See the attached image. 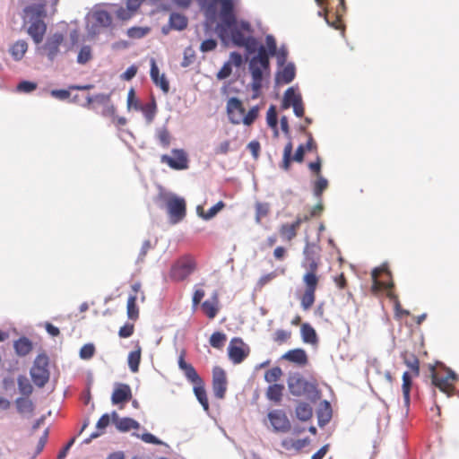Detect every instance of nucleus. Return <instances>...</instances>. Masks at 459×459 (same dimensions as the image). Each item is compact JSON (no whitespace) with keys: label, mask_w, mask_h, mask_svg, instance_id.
Here are the masks:
<instances>
[{"label":"nucleus","mask_w":459,"mask_h":459,"mask_svg":"<svg viewBox=\"0 0 459 459\" xmlns=\"http://www.w3.org/2000/svg\"><path fill=\"white\" fill-rule=\"evenodd\" d=\"M134 13H133L129 9L126 7H120L116 11V18L119 21H127L131 19L134 16Z\"/></svg>","instance_id":"62"},{"label":"nucleus","mask_w":459,"mask_h":459,"mask_svg":"<svg viewBox=\"0 0 459 459\" xmlns=\"http://www.w3.org/2000/svg\"><path fill=\"white\" fill-rule=\"evenodd\" d=\"M140 106L141 105L135 96V91L133 88H131L127 94V108L128 109L133 108L138 110L140 109Z\"/></svg>","instance_id":"58"},{"label":"nucleus","mask_w":459,"mask_h":459,"mask_svg":"<svg viewBox=\"0 0 459 459\" xmlns=\"http://www.w3.org/2000/svg\"><path fill=\"white\" fill-rule=\"evenodd\" d=\"M162 163H166L169 168L176 170L186 169L188 168V159L183 150H172V156L164 154L160 157Z\"/></svg>","instance_id":"14"},{"label":"nucleus","mask_w":459,"mask_h":459,"mask_svg":"<svg viewBox=\"0 0 459 459\" xmlns=\"http://www.w3.org/2000/svg\"><path fill=\"white\" fill-rule=\"evenodd\" d=\"M295 75V65L290 63L276 73L275 82L277 84H288L294 80Z\"/></svg>","instance_id":"25"},{"label":"nucleus","mask_w":459,"mask_h":459,"mask_svg":"<svg viewBox=\"0 0 459 459\" xmlns=\"http://www.w3.org/2000/svg\"><path fill=\"white\" fill-rule=\"evenodd\" d=\"M195 57V51L193 50V48L190 47L186 48L184 51V57H183V61L181 63V66H183V67L189 66L193 63Z\"/></svg>","instance_id":"59"},{"label":"nucleus","mask_w":459,"mask_h":459,"mask_svg":"<svg viewBox=\"0 0 459 459\" xmlns=\"http://www.w3.org/2000/svg\"><path fill=\"white\" fill-rule=\"evenodd\" d=\"M159 142L163 147H168L170 143V134L167 128H161L157 132Z\"/></svg>","instance_id":"57"},{"label":"nucleus","mask_w":459,"mask_h":459,"mask_svg":"<svg viewBox=\"0 0 459 459\" xmlns=\"http://www.w3.org/2000/svg\"><path fill=\"white\" fill-rule=\"evenodd\" d=\"M63 40L64 36L59 32H56L47 39V41L43 46V50L49 60H53L56 56Z\"/></svg>","instance_id":"22"},{"label":"nucleus","mask_w":459,"mask_h":459,"mask_svg":"<svg viewBox=\"0 0 459 459\" xmlns=\"http://www.w3.org/2000/svg\"><path fill=\"white\" fill-rule=\"evenodd\" d=\"M37 84L32 82L22 81L17 85V91L21 92H31L36 90Z\"/></svg>","instance_id":"61"},{"label":"nucleus","mask_w":459,"mask_h":459,"mask_svg":"<svg viewBox=\"0 0 459 459\" xmlns=\"http://www.w3.org/2000/svg\"><path fill=\"white\" fill-rule=\"evenodd\" d=\"M302 281L305 285V291L300 298V306L304 310H308L316 300V290L319 283V277L304 274Z\"/></svg>","instance_id":"11"},{"label":"nucleus","mask_w":459,"mask_h":459,"mask_svg":"<svg viewBox=\"0 0 459 459\" xmlns=\"http://www.w3.org/2000/svg\"><path fill=\"white\" fill-rule=\"evenodd\" d=\"M328 181L322 176H318L316 181L314 184V195L320 198L323 192L327 188Z\"/></svg>","instance_id":"50"},{"label":"nucleus","mask_w":459,"mask_h":459,"mask_svg":"<svg viewBox=\"0 0 459 459\" xmlns=\"http://www.w3.org/2000/svg\"><path fill=\"white\" fill-rule=\"evenodd\" d=\"M371 276L373 281L371 286L372 293L377 294L381 290H385L387 297L398 305V297L393 290L394 284L391 280V272L388 270L387 266L384 264L378 268H375L372 271Z\"/></svg>","instance_id":"4"},{"label":"nucleus","mask_w":459,"mask_h":459,"mask_svg":"<svg viewBox=\"0 0 459 459\" xmlns=\"http://www.w3.org/2000/svg\"><path fill=\"white\" fill-rule=\"evenodd\" d=\"M266 121H267V125L270 128L276 127V126L278 124L277 111H276V108L273 105H272L267 110Z\"/></svg>","instance_id":"54"},{"label":"nucleus","mask_w":459,"mask_h":459,"mask_svg":"<svg viewBox=\"0 0 459 459\" xmlns=\"http://www.w3.org/2000/svg\"><path fill=\"white\" fill-rule=\"evenodd\" d=\"M226 108L230 123L234 125L241 124L246 111L242 101L236 97H232L227 101Z\"/></svg>","instance_id":"18"},{"label":"nucleus","mask_w":459,"mask_h":459,"mask_svg":"<svg viewBox=\"0 0 459 459\" xmlns=\"http://www.w3.org/2000/svg\"><path fill=\"white\" fill-rule=\"evenodd\" d=\"M18 387L20 392L24 395H30L33 390L32 385L25 377H20L18 378Z\"/></svg>","instance_id":"52"},{"label":"nucleus","mask_w":459,"mask_h":459,"mask_svg":"<svg viewBox=\"0 0 459 459\" xmlns=\"http://www.w3.org/2000/svg\"><path fill=\"white\" fill-rule=\"evenodd\" d=\"M112 417L117 429L120 431H128L130 429H138L140 428V424L134 419L127 417L119 419L115 411L112 413Z\"/></svg>","instance_id":"28"},{"label":"nucleus","mask_w":459,"mask_h":459,"mask_svg":"<svg viewBox=\"0 0 459 459\" xmlns=\"http://www.w3.org/2000/svg\"><path fill=\"white\" fill-rule=\"evenodd\" d=\"M98 103L100 105H106L110 102V95L105 93H99L94 96H87L86 102L82 104L84 108L89 109L94 108L93 103Z\"/></svg>","instance_id":"33"},{"label":"nucleus","mask_w":459,"mask_h":459,"mask_svg":"<svg viewBox=\"0 0 459 459\" xmlns=\"http://www.w3.org/2000/svg\"><path fill=\"white\" fill-rule=\"evenodd\" d=\"M232 73V66L230 65V62H226L220 71L217 73V79L223 80L228 78Z\"/></svg>","instance_id":"63"},{"label":"nucleus","mask_w":459,"mask_h":459,"mask_svg":"<svg viewBox=\"0 0 459 459\" xmlns=\"http://www.w3.org/2000/svg\"><path fill=\"white\" fill-rule=\"evenodd\" d=\"M259 115V108L257 106H254L251 108L247 114L244 115L243 120H241V123H243L246 126H251L255 119L258 117Z\"/></svg>","instance_id":"51"},{"label":"nucleus","mask_w":459,"mask_h":459,"mask_svg":"<svg viewBox=\"0 0 459 459\" xmlns=\"http://www.w3.org/2000/svg\"><path fill=\"white\" fill-rule=\"evenodd\" d=\"M193 385H194L193 390H194L196 399L201 403L204 410L205 411H209V402H208L204 380H202L196 384H194Z\"/></svg>","instance_id":"30"},{"label":"nucleus","mask_w":459,"mask_h":459,"mask_svg":"<svg viewBox=\"0 0 459 459\" xmlns=\"http://www.w3.org/2000/svg\"><path fill=\"white\" fill-rule=\"evenodd\" d=\"M13 347L19 356H26L31 351L32 343L28 338L22 337L14 342Z\"/></svg>","instance_id":"34"},{"label":"nucleus","mask_w":459,"mask_h":459,"mask_svg":"<svg viewBox=\"0 0 459 459\" xmlns=\"http://www.w3.org/2000/svg\"><path fill=\"white\" fill-rule=\"evenodd\" d=\"M196 261L191 255H184L172 264L169 277L175 281H183L196 269Z\"/></svg>","instance_id":"8"},{"label":"nucleus","mask_w":459,"mask_h":459,"mask_svg":"<svg viewBox=\"0 0 459 459\" xmlns=\"http://www.w3.org/2000/svg\"><path fill=\"white\" fill-rule=\"evenodd\" d=\"M201 307L205 316L210 319H213L220 310L219 297L217 291L213 292L210 299L203 302Z\"/></svg>","instance_id":"26"},{"label":"nucleus","mask_w":459,"mask_h":459,"mask_svg":"<svg viewBox=\"0 0 459 459\" xmlns=\"http://www.w3.org/2000/svg\"><path fill=\"white\" fill-rule=\"evenodd\" d=\"M45 15L44 4L28 5L23 10V27L26 29H46Z\"/></svg>","instance_id":"9"},{"label":"nucleus","mask_w":459,"mask_h":459,"mask_svg":"<svg viewBox=\"0 0 459 459\" xmlns=\"http://www.w3.org/2000/svg\"><path fill=\"white\" fill-rule=\"evenodd\" d=\"M249 351V347L238 337L232 338L228 347L229 358L234 364L241 363Z\"/></svg>","instance_id":"13"},{"label":"nucleus","mask_w":459,"mask_h":459,"mask_svg":"<svg viewBox=\"0 0 459 459\" xmlns=\"http://www.w3.org/2000/svg\"><path fill=\"white\" fill-rule=\"evenodd\" d=\"M302 100L301 95L296 93L293 88H289L284 92L283 100H282V108H289L293 103H299Z\"/></svg>","instance_id":"37"},{"label":"nucleus","mask_w":459,"mask_h":459,"mask_svg":"<svg viewBox=\"0 0 459 459\" xmlns=\"http://www.w3.org/2000/svg\"><path fill=\"white\" fill-rule=\"evenodd\" d=\"M15 404L17 407V411L22 414L31 413L34 410L32 402L27 398H17L15 401Z\"/></svg>","instance_id":"45"},{"label":"nucleus","mask_w":459,"mask_h":459,"mask_svg":"<svg viewBox=\"0 0 459 459\" xmlns=\"http://www.w3.org/2000/svg\"><path fill=\"white\" fill-rule=\"evenodd\" d=\"M402 358L403 359L404 364L411 370L414 376H419L420 374V361L419 359L413 354L408 351H405L402 354Z\"/></svg>","instance_id":"32"},{"label":"nucleus","mask_w":459,"mask_h":459,"mask_svg":"<svg viewBox=\"0 0 459 459\" xmlns=\"http://www.w3.org/2000/svg\"><path fill=\"white\" fill-rule=\"evenodd\" d=\"M92 50L88 45L82 46L77 56V63L80 65H85L92 59Z\"/></svg>","instance_id":"47"},{"label":"nucleus","mask_w":459,"mask_h":459,"mask_svg":"<svg viewBox=\"0 0 459 459\" xmlns=\"http://www.w3.org/2000/svg\"><path fill=\"white\" fill-rule=\"evenodd\" d=\"M28 45L24 40H18L10 48L11 55L15 60H21L26 53Z\"/></svg>","instance_id":"42"},{"label":"nucleus","mask_w":459,"mask_h":459,"mask_svg":"<svg viewBox=\"0 0 459 459\" xmlns=\"http://www.w3.org/2000/svg\"><path fill=\"white\" fill-rule=\"evenodd\" d=\"M110 418L108 414H103L99 420L97 421L96 428L97 431L92 433L90 437L85 439V443H90L93 438H96L100 437L101 434H103L104 429L109 425Z\"/></svg>","instance_id":"36"},{"label":"nucleus","mask_w":459,"mask_h":459,"mask_svg":"<svg viewBox=\"0 0 459 459\" xmlns=\"http://www.w3.org/2000/svg\"><path fill=\"white\" fill-rule=\"evenodd\" d=\"M291 333L290 331L279 329L275 332L273 340L279 344L286 342L290 338Z\"/></svg>","instance_id":"60"},{"label":"nucleus","mask_w":459,"mask_h":459,"mask_svg":"<svg viewBox=\"0 0 459 459\" xmlns=\"http://www.w3.org/2000/svg\"><path fill=\"white\" fill-rule=\"evenodd\" d=\"M224 206V203L220 201L215 205L211 207L206 212L203 211L202 207L198 206L197 212L204 220H210L213 218Z\"/></svg>","instance_id":"44"},{"label":"nucleus","mask_w":459,"mask_h":459,"mask_svg":"<svg viewBox=\"0 0 459 459\" xmlns=\"http://www.w3.org/2000/svg\"><path fill=\"white\" fill-rule=\"evenodd\" d=\"M142 349L139 342L135 345V350L132 351L128 354V366L132 372L136 373L139 370V365L141 362Z\"/></svg>","instance_id":"31"},{"label":"nucleus","mask_w":459,"mask_h":459,"mask_svg":"<svg viewBox=\"0 0 459 459\" xmlns=\"http://www.w3.org/2000/svg\"><path fill=\"white\" fill-rule=\"evenodd\" d=\"M157 199L165 204L171 224H177L186 217V204L183 197L161 191Z\"/></svg>","instance_id":"3"},{"label":"nucleus","mask_w":459,"mask_h":459,"mask_svg":"<svg viewBox=\"0 0 459 459\" xmlns=\"http://www.w3.org/2000/svg\"><path fill=\"white\" fill-rule=\"evenodd\" d=\"M305 147L304 145H299L293 157H291L292 153V143L289 142L283 150V157H282V162H281V169L284 170H289L290 167L291 160L297 161V162H302L304 160V154H305Z\"/></svg>","instance_id":"19"},{"label":"nucleus","mask_w":459,"mask_h":459,"mask_svg":"<svg viewBox=\"0 0 459 459\" xmlns=\"http://www.w3.org/2000/svg\"><path fill=\"white\" fill-rule=\"evenodd\" d=\"M296 416L301 421H307L313 416V410L308 403H299L296 407Z\"/></svg>","instance_id":"40"},{"label":"nucleus","mask_w":459,"mask_h":459,"mask_svg":"<svg viewBox=\"0 0 459 459\" xmlns=\"http://www.w3.org/2000/svg\"><path fill=\"white\" fill-rule=\"evenodd\" d=\"M227 377L223 368L214 367L212 368V391L218 399H223L227 391Z\"/></svg>","instance_id":"15"},{"label":"nucleus","mask_w":459,"mask_h":459,"mask_svg":"<svg viewBox=\"0 0 459 459\" xmlns=\"http://www.w3.org/2000/svg\"><path fill=\"white\" fill-rule=\"evenodd\" d=\"M185 357L186 351H182L178 359V365L186 380L193 385L202 381V377L198 375L194 366L186 362Z\"/></svg>","instance_id":"20"},{"label":"nucleus","mask_w":459,"mask_h":459,"mask_svg":"<svg viewBox=\"0 0 459 459\" xmlns=\"http://www.w3.org/2000/svg\"><path fill=\"white\" fill-rule=\"evenodd\" d=\"M431 381L436 387L448 397L454 395L455 391V383L457 381V376L453 370L447 368L443 373L433 370Z\"/></svg>","instance_id":"10"},{"label":"nucleus","mask_w":459,"mask_h":459,"mask_svg":"<svg viewBox=\"0 0 459 459\" xmlns=\"http://www.w3.org/2000/svg\"><path fill=\"white\" fill-rule=\"evenodd\" d=\"M265 42H266V48L264 46H263V47L265 48L268 57H270V56H274L277 51V46H276V41H275V39L273 38V36L268 35L266 37Z\"/></svg>","instance_id":"56"},{"label":"nucleus","mask_w":459,"mask_h":459,"mask_svg":"<svg viewBox=\"0 0 459 459\" xmlns=\"http://www.w3.org/2000/svg\"><path fill=\"white\" fill-rule=\"evenodd\" d=\"M282 376V370L280 367H273L264 373V379L268 383H276Z\"/></svg>","instance_id":"49"},{"label":"nucleus","mask_w":459,"mask_h":459,"mask_svg":"<svg viewBox=\"0 0 459 459\" xmlns=\"http://www.w3.org/2000/svg\"><path fill=\"white\" fill-rule=\"evenodd\" d=\"M324 8V18L326 23L333 29H345L342 17L346 7L344 0H315Z\"/></svg>","instance_id":"2"},{"label":"nucleus","mask_w":459,"mask_h":459,"mask_svg":"<svg viewBox=\"0 0 459 459\" xmlns=\"http://www.w3.org/2000/svg\"><path fill=\"white\" fill-rule=\"evenodd\" d=\"M187 26V18L180 13H172L169 17L170 29H186Z\"/></svg>","instance_id":"41"},{"label":"nucleus","mask_w":459,"mask_h":459,"mask_svg":"<svg viewBox=\"0 0 459 459\" xmlns=\"http://www.w3.org/2000/svg\"><path fill=\"white\" fill-rule=\"evenodd\" d=\"M412 385L411 376L409 372H404L403 374V385L402 391L403 395V401L406 407L410 404V393Z\"/></svg>","instance_id":"39"},{"label":"nucleus","mask_w":459,"mask_h":459,"mask_svg":"<svg viewBox=\"0 0 459 459\" xmlns=\"http://www.w3.org/2000/svg\"><path fill=\"white\" fill-rule=\"evenodd\" d=\"M301 336L303 342L307 343H316L317 342V336L315 329L307 323H304L301 325Z\"/></svg>","instance_id":"38"},{"label":"nucleus","mask_w":459,"mask_h":459,"mask_svg":"<svg viewBox=\"0 0 459 459\" xmlns=\"http://www.w3.org/2000/svg\"><path fill=\"white\" fill-rule=\"evenodd\" d=\"M220 18L226 26L231 27L236 23L234 3L232 0H220Z\"/></svg>","instance_id":"21"},{"label":"nucleus","mask_w":459,"mask_h":459,"mask_svg":"<svg viewBox=\"0 0 459 459\" xmlns=\"http://www.w3.org/2000/svg\"><path fill=\"white\" fill-rule=\"evenodd\" d=\"M227 340L226 334L221 332L213 333L210 337V344L215 349H221Z\"/></svg>","instance_id":"48"},{"label":"nucleus","mask_w":459,"mask_h":459,"mask_svg":"<svg viewBox=\"0 0 459 459\" xmlns=\"http://www.w3.org/2000/svg\"><path fill=\"white\" fill-rule=\"evenodd\" d=\"M30 376L33 383L36 385L42 387L48 381L49 372L48 368L32 366L30 369Z\"/></svg>","instance_id":"27"},{"label":"nucleus","mask_w":459,"mask_h":459,"mask_svg":"<svg viewBox=\"0 0 459 459\" xmlns=\"http://www.w3.org/2000/svg\"><path fill=\"white\" fill-rule=\"evenodd\" d=\"M306 221L307 218L298 215L293 222L282 223L278 230L280 237L285 242H291L297 237L300 225Z\"/></svg>","instance_id":"16"},{"label":"nucleus","mask_w":459,"mask_h":459,"mask_svg":"<svg viewBox=\"0 0 459 459\" xmlns=\"http://www.w3.org/2000/svg\"><path fill=\"white\" fill-rule=\"evenodd\" d=\"M321 247L318 244L314 242H306L303 249V260L301 266L306 270L304 274H312L315 277H319L317 272L321 265Z\"/></svg>","instance_id":"7"},{"label":"nucleus","mask_w":459,"mask_h":459,"mask_svg":"<svg viewBox=\"0 0 459 459\" xmlns=\"http://www.w3.org/2000/svg\"><path fill=\"white\" fill-rule=\"evenodd\" d=\"M134 326L133 324H126L122 327H120L118 331V335L121 338H128L134 333Z\"/></svg>","instance_id":"64"},{"label":"nucleus","mask_w":459,"mask_h":459,"mask_svg":"<svg viewBox=\"0 0 459 459\" xmlns=\"http://www.w3.org/2000/svg\"><path fill=\"white\" fill-rule=\"evenodd\" d=\"M95 353V347L92 343L84 344L80 350V357L82 359H90Z\"/></svg>","instance_id":"55"},{"label":"nucleus","mask_w":459,"mask_h":459,"mask_svg":"<svg viewBox=\"0 0 459 459\" xmlns=\"http://www.w3.org/2000/svg\"><path fill=\"white\" fill-rule=\"evenodd\" d=\"M270 210L271 207L268 203L257 202L255 204V221L261 223L262 220L269 214Z\"/></svg>","instance_id":"46"},{"label":"nucleus","mask_w":459,"mask_h":459,"mask_svg":"<svg viewBox=\"0 0 459 459\" xmlns=\"http://www.w3.org/2000/svg\"><path fill=\"white\" fill-rule=\"evenodd\" d=\"M284 385L280 384H273L269 385L266 391V397L276 403H280L282 398Z\"/></svg>","instance_id":"35"},{"label":"nucleus","mask_w":459,"mask_h":459,"mask_svg":"<svg viewBox=\"0 0 459 459\" xmlns=\"http://www.w3.org/2000/svg\"><path fill=\"white\" fill-rule=\"evenodd\" d=\"M268 419L274 431L286 433L290 430V422L282 410L271 411Z\"/></svg>","instance_id":"17"},{"label":"nucleus","mask_w":459,"mask_h":459,"mask_svg":"<svg viewBox=\"0 0 459 459\" xmlns=\"http://www.w3.org/2000/svg\"><path fill=\"white\" fill-rule=\"evenodd\" d=\"M151 78L156 86H159L164 93L169 91V83L165 77V74H160V70L153 58L151 60Z\"/></svg>","instance_id":"24"},{"label":"nucleus","mask_w":459,"mask_h":459,"mask_svg":"<svg viewBox=\"0 0 459 459\" xmlns=\"http://www.w3.org/2000/svg\"><path fill=\"white\" fill-rule=\"evenodd\" d=\"M88 29H105L112 24L109 13L102 9H94L87 14Z\"/></svg>","instance_id":"12"},{"label":"nucleus","mask_w":459,"mask_h":459,"mask_svg":"<svg viewBox=\"0 0 459 459\" xmlns=\"http://www.w3.org/2000/svg\"><path fill=\"white\" fill-rule=\"evenodd\" d=\"M140 109L143 111L144 117H146L147 121L151 123L155 116L156 113V105L154 102L148 103L144 106H140Z\"/></svg>","instance_id":"53"},{"label":"nucleus","mask_w":459,"mask_h":459,"mask_svg":"<svg viewBox=\"0 0 459 459\" xmlns=\"http://www.w3.org/2000/svg\"><path fill=\"white\" fill-rule=\"evenodd\" d=\"M249 70L252 76L251 88L254 91L252 99H256L262 88L263 72L270 70V59L263 45L258 49V54L250 59Z\"/></svg>","instance_id":"1"},{"label":"nucleus","mask_w":459,"mask_h":459,"mask_svg":"<svg viewBox=\"0 0 459 459\" xmlns=\"http://www.w3.org/2000/svg\"><path fill=\"white\" fill-rule=\"evenodd\" d=\"M251 30H220L221 39L228 44L227 39H230L232 45L238 48H244L247 53L252 54L261 46L256 39L250 35Z\"/></svg>","instance_id":"5"},{"label":"nucleus","mask_w":459,"mask_h":459,"mask_svg":"<svg viewBox=\"0 0 459 459\" xmlns=\"http://www.w3.org/2000/svg\"><path fill=\"white\" fill-rule=\"evenodd\" d=\"M290 393L294 396L315 398L319 396L316 381H308L300 374H294L288 378Z\"/></svg>","instance_id":"6"},{"label":"nucleus","mask_w":459,"mask_h":459,"mask_svg":"<svg viewBox=\"0 0 459 459\" xmlns=\"http://www.w3.org/2000/svg\"><path fill=\"white\" fill-rule=\"evenodd\" d=\"M137 298L136 295H130L127 299V316L132 320H136L139 316V309L136 305Z\"/></svg>","instance_id":"43"},{"label":"nucleus","mask_w":459,"mask_h":459,"mask_svg":"<svg viewBox=\"0 0 459 459\" xmlns=\"http://www.w3.org/2000/svg\"><path fill=\"white\" fill-rule=\"evenodd\" d=\"M282 359L299 365H305L307 362V353L302 349L290 350L282 356Z\"/></svg>","instance_id":"29"},{"label":"nucleus","mask_w":459,"mask_h":459,"mask_svg":"<svg viewBox=\"0 0 459 459\" xmlns=\"http://www.w3.org/2000/svg\"><path fill=\"white\" fill-rule=\"evenodd\" d=\"M132 391L126 384H117L113 391L111 401L113 404H119L131 400Z\"/></svg>","instance_id":"23"}]
</instances>
